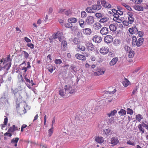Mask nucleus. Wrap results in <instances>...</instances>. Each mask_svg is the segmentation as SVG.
Wrapping results in <instances>:
<instances>
[{"label": "nucleus", "instance_id": "obj_1", "mask_svg": "<svg viewBox=\"0 0 148 148\" xmlns=\"http://www.w3.org/2000/svg\"><path fill=\"white\" fill-rule=\"evenodd\" d=\"M64 89L66 92L67 93L72 94L75 92V90L73 89L71 86L70 85H66Z\"/></svg>", "mask_w": 148, "mask_h": 148}, {"label": "nucleus", "instance_id": "obj_2", "mask_svg": "<svg viewBox=\"0 0 148 148\" xmlns=\"http://www.w3.org/2000/svg\"><path fill=\"white\" fill-rule=\"evenodd\" d=\"M100 1L102 5L105 8L109 9L111 8V5L105 0H101Z\"/></svg>", "mask_w": 148, "mask_h": 148}, {"label": "nucleus", "instance_id": "obj_3", "mask_svg": "<svg viewBox=\"0 0 148 148\" xmlns=\"http://www.w3.org/2000/svg\"><path fill=\"white\" fill-rule=\"evenodd\" d=\"M91 7L93 10L98 11L101 9L102 6L101 5L100 1H98L97 4H94L92 5Z\"/></svg>", "mask_w": 148, "mask_h": 148}, {"label": "nucleus", "instance_id": "obj_4", "mask_svg": "<svg viewBox=\"0 0 148 148\" xmlns=\"http://www.w3.org/2000/svg\"><path fill=\"white\" fill-rule=\"evenodd\" d=\"M94 22V18L92 16H88L86 20V23L88 25H91L93 24Z\"/></svg>", "mask_w": 148, "mask_h": 148}, {"label": "nucleus", "instance_id": "obj_5", "mask_svg": "<svg viewBox=\"0 0 148 148\" xmlns=\"http://www.w3.org/2000/svg\"><path fill=\"white\" fill-rule=\"evenodd\" d=\"M104 40L105 42L106 43H110L112 42L113 38L111 36L108 35L104 38Z\"/></svg>", "mask_w": 148, "mask_h": 148}, {"label": "nucleus", "instance_id": "obj_6", "mask_svg": "<svg viewBox=\"0 0 148 148\" xmlns=\"http://www.w3.org/2000/svg\"><path fill=\"white\" fill-rule=\"evenodd\" d=\"M99 52L102 54H106L109 52V48L107 47H103L100 49Z\"/></svg>", "mask_w": 148, "mask_h": 148}, {"label": "nucleus", "instance_id": "obj_7", "mask_svg": "<svg viewBox=\"0 0 148 148\" xmlns=\"http://www.w3.org/2000/svg\"><path fill=\"white\" fill-rule=\"evenodd\" d=\"M129 31L132 34H137L138 32V29L136 26L132 27V28H130L129 29Z\"/></svg>", "mask_w": 148, "mask_h": 148}, {"label": "nucleus", "instance_id": "obj_8", "mask_svg": "<svg viewBox=\"0 0 148 148\" xmlns=\"http://www.w3.org/2000/svg\"><path fill=\"white\" fill-rule=\"evenodd\" d=\"M102 38L100 36L97 35H95L92 38V40L93 42L96 43H99L101 42L102 40Z\"/></svg>", "mask_w": 148, "mask_h": 148}, {"label": "nucleus", "instance_id": "obj_9", "mask_svg": "<svg viewBox=\"0 0 148 148\" xmlns=\"http://www.w3.org/2000/svg\"><path fill=\"white\" fill-rule=\"evenodd\" d=\"M8 103V99L4 97H1L0 99V105L2 106Z\"/></svg>", "mask_w": 148, "mask_h": 148}, {"label": "nucleus", "instance_id": "obj_10", "mask_svg": "<svg viewBox=\"0 0 148 148\" xmlns=\"http://www.w3.org/2000/svg\"><path fill=\"white\" fill-rule=\"evenodd\" d=\"M100 33L102 35H106L108 33V29L106 27H103L100 30Z\"/></svg>", "mask_w": 148, "mask_h": 148}, {"label": "nucleus", "instance_id": "obj_11", "mask_svg": "<svg viewBox=\"0 0 148 148\" xmlns=\"http://www.w3.org/2000/svg\"><path fill=\"white\" fill-rule=\"evenodd\" d=\"M62 50L63 51H66L67 49V42L66 41H62L61 43Z\"/></svg>", "mask_w": 148, "mask_h": 148}, {"label": "nucleus", "instance_id": "obj_12", "mask_svg": "<svg viewBox=\"0 0 148 148\" xmlns=\"http://www.w3.org/2000/svg\"><path fill=\"white\" fill-rule=\"evenodd\" d=\"M83 32L86 35L88 36L92 33V31L89 28H86L83 29Z\"/></svg>", "mask_w": 148, "mask_h": 148}, {"label": "nucleus", "instance_id": "obj_13", "mask_svg": "<svg viewBox=\"0 0 148 148\" xmlns=\"http://www.w3.org/2000/svg\"><path fill=\"white\" fill-rule=\"evenodd\" d=\"M75 57L78 60H86V58L84 55L79 53H77L75 55Z\"/></svg>", "mask_w": 148, "mask_h": 148}, {"label": "nucleus", "instance_id": "obj_14", "mask_svg": "<svg viewBox=\"0 0 148 148\" xmlns=\"http://www.w3.org/2000/svg\"><path fill=\"white\" fill-rule=\"evenodd\" d=\"M59 36H60V32H57L55 33V34L52 36V39H51V38H49L50 42H52V39H55L57 38H58Z\"/></svg>", "mask_w": 148, "mask_h": 148}, {"label": "nucleus", "instance_id": "obj_15", "mask_svg": "<svg viewBox=\"0 0 148 148\" xmlns=\"http://www.w3.org/2000/svg\"><path fill=\"white\" fill-rule=\"evenodd\" d=\"M111 144L112 145H115L117 144L119 142L118 139L115 137H113L111 138Z\"/></svg>", "mask_w": 148, "mask_h": 148}, {"label": "nucleus", "instance_id": "obj_16", "mask_svg": "<svg viewBox=\"0 0 148 148\" xmlns=\"http://www.w3.org/2000/svg\"><path fill=\"white\" fill-rule=\"evenodd\" d=\"M102 27V25L98 22L95 23L93 25L94 29L95 30H98L101 29Z\"/></svg>", "mask_w": 148, "mask_h": 148}, {"label": "nucleus", "instance_id": "obj_17", "mask_svg": "<svg viewBox=\"0 0 148 148\" xmlns=\"http://www.w3.org/2000/svg\"><path fill=\"white\" fill-rule=\"evenodd\" d=\"M86 46L87 47L88 50L89 51H92L94 49V46L91 43L88 42L87 43Z\"/></svg>", "mask_w": 148, "mask_h": 148}, {"label": "nucleus", "instance_id": "obj_18", "mask_svg": "<svg viewBox=\"0 0 148 148\" xmlns=\"http://www.w3.org/2000/svg\"><path fill=\"white\" fill-rule=\"evenodd\" d=\"M144 38L142 37L139 38L137 41L136 46L137 47H139L142 45L144 41Z\"/></svg>", "mask_w": 148, "mask_h": 148}, {"label": "nucleus", "instance_id": "obj_19", "mask_svg": "<svg viewBox=\"0 0 148 148\" xmlns=\"http://www.w3.org/2000/svg\"><path fill=\"white\" fill-rule=\"evenodd\" d=\"M118 59L117 57L113 58L109 62V65L111 66H114L116 64Z\"/></svg>", "mask_w": 148, "mask_h": 148}, {"label": "nucleus", "instance_id": "obj_20", "mask_svg": "<svg viewBox=\"0 0 148 148\" xmlns=\"http://www.w3.org/2000/svg\"><path fill=\"white\" fill-rule=\"evenodd\" d=\"M95 141L97 143H101L104 142L103 138L101 136H98L95 138Z\"/></svg>", "mask_w": 148, "mask_h": 148}, {"label": "nucleus", "instance_id": "obj_21", "mask_svg": "<svg viewBox=\"0 0 148 148\" xmlns=\"http://www.w3.org/2000/svg\"><path fill=\"white\" fill-rule=\"evenodd\" d=\"M80 26L82 28L84 27L86 25V23H85L84 20L81 18H79L78 21Z\"/></svg>", "mask_w": 148, "mask_h": 148}, {"label": "nucleus", "instance_id": "obj_22", "mask_svg": "<svg viewBox=\"0 0 148 148\" xmlns=\"http://www.w3.org/2000/svg\"><path fill=\"white\" fill-rule=\"evenodd\" d=\"M77 21V19L74 17H71L69 18L67 20L68 22H70L71 24L76 23Z\"/></svg>", "mask_w": 148, "mask_h": 148}, {"label": "nucleus", "instance_id": "obj_23", "mask_svg": "<svg viewBox=\"0 0 148 148\" xmlns=\"http://www.w3.org/2000/svg\"><path fill=\"white\" fill-rule=\"evenodd\" d=\"M19 140V138L18 137L15 138H13L11 140V143H14V146L16 147L17 146V143Z\"/></svg>", "mask_w": 148, "mask_h": 148}, {"label": "nucleus", "instance_id": "obj_24", "mask_svg": "<svg viewBox=\"0 0 148 148\" xmlns=\"http://www.w3.org/2000/svg\"><path fill=\"white\" fill-rule=\"evenodd\" d=\"M109 28L110 30L114 32L116 29V25L112 24L109 26Z\"/></svg>", "mask_w": 148, "mask_h": 148}, {"label": "nucleus", "instance_id": "obj_25", "mask_svg": "<svg viewBox=\"0 0 148 148\" xmlns=\"http://www.w3.org/2000/svg\"><path fill=\"white\" fill-rule=\"evenodd\" d=\"M117 110H114L113 111H112L110 113L107 114V115H108L109 117L115 115L117 113Z\"/></svg>", "mask_w": 148, "mask_h": 148}, {"label": "nucleus", "instance_id": "obj_26", "mask_svg": "<svg viewBox=\"0 0 148 148\" xmlns=\"http://www.w3.org/2000/svg\"><path fill=\"white\" fill-rule=\"evenodd\" d=\"M130 82L129 80L126 79H125L122 82L123 84L125 87H127L128 86L130 85Z\"/></svg>", "mask_w": 148, "mask_h": 148}, {"label": "nucleus", "instance_id": "obj_27", "mask_svg": "<svg viewBox=\"0 0 148 148\" xmlns=\"http://www.w3.org/2000/svg\"><path fill=\"white\" fill-rule=\"evenodd\" d=\"M105 73V71L100 70L97 72H95L94 73V75L95 76H99Z\"/></svg>", "mask_w": 148, "mask_h": 148}, {"label": "nucleus", "instance_id": "obj_28", "mask_svg": "<svg viewBox=\"0 0 148 148\" xmlns=\"http://www.w3.org/2000/svg\"><path fill=\"white\" fill-rule=\"evenodd\" d=\"M138 128L139 130L141 132V134L144 133L145 132V130L143 128V123L142 124H140L138 125Z\"/></svg>", "mask_w": 148, "mask_h": 148}, {"label": "nucleus", "instance_id": "obj_29", "mask_svg": "<svg viewBox=\"0 0 148 148\" xmlns=\"http://www.w3.org/2000/svg\"><path fill=\"white\" fill-rule=\"evenodd\" d=\"M135 118L136 120H137L138 121L140 122L143 117L141 115L138 114L136 115Z\"/></svg>", "mask_w": 148, "mask_h": 148}, {"label": "nucleus", "instance_id": "obj_30", "mask_svg": "<svg viewBox=\"0 0 148 148\" xmlns=\"http://www.w3.org/2000/svg\"><path fill=\"white\" fill-rule=\"evenodd\" d=\"M118 114L121 116H124L126 114V111L123 109H121L118 112Z\"/></svg>", "mask_w": 148, "mask_h": 148}, {"label": "nucleus", "instance_id": "obj_31", "mask_svg": "<svg viewBox=\"0 0 148 148\" xmlns=\"http://www.w3.org/2000/svg\"><path fill=\"white\" fill-rule=\"evenodd\" d=\"M134 8L135 10L139 11H143V8L142 6L136 5L134 6Z\"/></svg>", "mask_w": 148, "mask_h": 148}, {"label": "nucleus", "instance_id": "obj_32", "mask_svg": "<svg viewBox=\"0 0 148 148\" xmlns=\"http://www.w3.org/2000/svg\"><path fill=\"white\" fill-rule=\"evenodd\" d=\"M15 125H13L12 127H10L8 130V132H13L16 130H18L17 129H15Z\"/></svg>", "mask_w": 148, "mask_h": 148}, {"label": "nucleus", "instance_id": "obj_33", "mask_svg": "<svg viewBox=\"0 0 148 148\" xmlns=\"http://www.w3.org/2000/svg\"><path fill=\"white\" fill-rule=\"evenodd\" d=\"M111 130L109 129H104L103 130V134L106 135H108L110 134Z\"/></svg>", "mask_w": 148, "mask_h": 148}, {"label": "nucleus", "instance_id": "obj_34", "mask_svg": "<svg viewBox=\"0 0 148 148\" xmlns=\"http://www.w3.org/2000/svg\"><path fill=\"white\" fill-rule=\"evenodd\" d=\"M109 19V18L107 17L103 18L100 19L99 22L101 23H104L108 21Z\"/></svg>", "mask_w": 148, "mask_h": 148}, {"label": "nucleus", "instance_id": "obj_35", "mask_svg": "<svg viewBox=\"0 0 148 148\" xmlns=\"http://www.w3.org/2000/svg\"><path fill=\"white\" fill-rule=\"evenodd\" d=\"M118 10L117 11L118 12L117 13L119 14L120 15H121L123 14V12L122 10V8L121 7H120L119 6L117 7Z\"/></svg>", "mask_w": 148, "mask_h": 148}, {"label": "nucleus", "instance_id": "obj_36", "mask_svg": "<svg viewBox=\"0 0 148 148\" xmlns=\"http://www.w3.org/2000/svg\"><path fill=\"white\" fill-rule=\"evenodd\" d=\"M10 55L8 56L7 58L4 60L3 64H4V63L7 62H11L12 60L11 58H10Z\"/></svg>", "mask_w": 148, "mask_h": 148}, {"label": "nucleus", "instance_id": "obj_37", "mask_svg": "<svg viewBox=\"0 0 148 148\" xmlns=\"http://www.w3.org/2000/svg\"><path fill=\"white\" fill-rule=\"evenodd\" d=\"M128 57L130 58H132L134 56V52L133 51H131L130 52H128Z\"/></svg>", "mask_w": 148, "mask_h": 148}, {"label": "nucleus", "instance_id": "obj_38", "mask_svg": "<svg viewBox=\"0 0 148 148\" xmlns=\"http://www.w3.org/2000/svg\"><path fill=\"white\" fill-rule=\"evenodd\" d=\"M53 66L51 65H48L47 66V69L51 73H52L53 71Z\"/></svg>", "mask_w": 148, "mask_h": 148}, {"label": "nucleus", "instance_id": "obj_39", "mask_svg": "<svg viewBox=\"0 0 148 148\" xmlns=\"http://www.w3.org/2000/svg\"><path fill=\"white\" fill-rule=\"evenodd\" d=\"M93 9L92 7H88L86 10V11L89 13H92L94 12L92 11Z\"/></svg>", "mask_w": 148, "mask_h": 148}, {"label": "nucleus", "instance_id": "obj_40", "mask_svg": "<svg viewBox=\"0 0 148 148\" xmlns=\"http://www.w3.org/2000/svg\"><path fill=\"white\" fill-rule=\"evenodd\" d=\"M54 62L56 65H60L62 63V61L61 59H56L55 60Z\"/></svg>", "mask_w": 148, "mask_h": 148}, {"label": "nucleus", "instance_id": "obj_41", "mask_svg": "<svg viewBox=\"0 0 148 148\" xmlns=\"http://www.w3.org/2000/svg\"><path fill=\"white\" fill-rule=\"evenodd\" d=\"M65 14L67 16H69L71 14V12L69 9H65L64 11Z\"/></svg>", "mask_w": 148, "mask_h": 148}, {"label": "nucleus", "instance_id": "obj_42", "mask_svg": "<svg viewBox=\"0 0 148 148\" xmlns=\"http://www.w3.org/2000/svg\"><path fill=\"white\" fill-rule=\"evenodd\" d=\"M53 127H51V128L48 131V132L49 134L48 135V137H50L53 134Z\"/></svg>", "mask_w": 148, "mask_h": 148}, {"label": "nucleus", "instance_id": "obj_43", "mask_svg": "<svg viewBox=\"0 0 148 148\" xmlns=\"http://www.w3.org/2000/svg\"><path fill=\"white\" fill-rule=\"evenodd\" d=\"M128 23L130 24H132L134 21V19L133 17H128Z\"/></svg>", "mask_w": 148, "mask_h": 148}, {"label": "nucleus", "instance_id": "obj_44", "mask_svg": "<svg viewBox=\"0 0 148 148\" xmlns=\"http://www.w3.org/2000/svg\"><path fill=\"white\" fill-rule=\"evenodd\" d=\"M11 65V62H8L4 66V68H6L7 70H8Z\"/></svg>", "mask_w": 148, "mask_h": 148}, {"label": "nucleus", "instance_id": "obj_45", "mask_svg": "<svg viewBox=\"0 0 148 148\" xmlns=\"http://www.w3.org/2000/svg\"><path fill=\"white\" fill-rule=\"evenodd\" d=\"M64 26L66 27L70 28L73 26V25L71 23L68 22V23H65L64 25Z\"/></svg>", "mask_w": 148, "mask_h": 148}, {"label": "nucleus", "instance_id": "obj_46", "mask_svg": "<svg viewBox=\"0 0 148 148\" xmlns=\"http://www.w3.org/2000/svg\"><path fill=\"white\" fill-rule=\"evenodd\" d=\"M137 39L135 36H134L132 38V44L134 45H136Z\"/></svg>", "mask_w": 148, "mask_h": 148}, {"label": "nucleus", "instance_id": "obj_47", "mask_svg": "<svg viewBox=\"0 0 148 148\" xmlns=\"http://www.w3.org/2000/svg\"><path fill=\"white\" fill-rule=\"evenodd\" d=\"M127 114H129L130 115H132L133 113V110L130 108H128L127 109Z\"/></svg>", "mask_w": 148, "mask_h": 148}, {"label": "nucleus", "instance_id": "obj_48", "mask_svg": "<svg viewBox=\"0 0 148 148\" xmlns=\"http://www.w3.org/2000/svg\"><path fill=\"white\" fill-rule=\"evenodd\" d=\"M138 88L137 86H136L135 88L134 89L132 92L131 96H133L137 94Z\"/></svg>", "mask_w": 148, "mask_h": 148}, {"label": "nucleus", "instance_id": "obj_49", "mask_svg": "<svg viewBox=\"0 0 148 148\" xmlns=\"http://www.w3.org/2000/svg\"><path fill=\"white\" fill-rule=\"evenodd\" d=\"M120 41L117 39H115L114 41L113 44L115 46H117L120 44Z\"/></svg>", "mask_w": 148, "mask_h": 148}, {"label": "nucleus", "instance_id": "obj_50", "mask_svg": "<svg viewBox=\"0 0 148 148\" xmlns=\"http://www.w3.org/2000/svg\"><path fill=\"white\" fill-rule=\"evenodd\" d=\"M66 93V92H65L63 89H61L59 91V94L62 97L64 96Z\"/></svg>", "mask_w": 148, "mask_h": 148}, {"label": "nucleus", "instance_id": "obj_51", "mask_svg": "<svg viewBox=\"0 0 148 148\" xmlns=\"http://www.w3.org/2000/svg\"><path fill=\"white\" fill-rule=\"evenodd\" d=\"M24 78L25 79V82L26 84H28V83H31V81L30 80L28 79L27 77V75H25L24 76Z\"/></svg>", "mask_w": 148, "mask_h": 148}, {"label": "nucleus", "instance_id": "obj_52", "mask_svg": "<svg viewBox=\"0 0 148 148\" xmlns=\"http://www.w3.org/2000/svg\"><path fill=\"white\" fill-rule=\"evenodd\" d=\"M72 41L75 45L79 44V39L76 38H74V39L72 40Z\"/></svg>", "mask_w": 148, "mask_h": 148}, {"label": "nucleus", "instance_id": "obj_53", "mask_svg": "<svg viewBox=\"0 0 148 148\" xmlns=\"http://www.w3.org/2000/svg\"><path fill=\"white\" fill-rule=\"evenodd\" d=\"M77 47L80 50L82 51L85 50V47L84 46H81L79 45H77Z\"/></svg>", "mask_w": 148, "mask_h": 148}, {"label": "nucleus", "instance_id": "obj_54", "mask_svg": "<svg viewBox=\"0 0 148 148\" xmlns=\"http://www.w3.org/2000/svg\"><path fill=\"white\" fill-rule=\"evenodd\" d=\"M124 49L125 50L128 52L131 51L132 50L131 48L130 47L126 45L125 46Z\"/></svg>", "mask_w": 148, "mask_h": 148}, {"label": "nucleus", "instance_id": "obj_55", "mask_svg": "<svg viewBox=\"0 0 148 148\" xmlns=\"http://www.w3.org/2000/svg\"><path fill=\"white\" fill-rule=\"evenodd\" d=\"M114 122V117H112L110 118L108 121V123L110 124H112Z\"/></svg>", "mask_w": 148, "mask_h": 148}, {"label": "nucleus", "instance_id": "obj_56", "mask_svg": "<svg viewBox=\"0 0 148 148\" xmlns=\"http://www.w3.org/2000/svg\"><path fill=\"white\" fill-rule=\"evenodd\" d=\"M95 16L99 18H101L103 17V14L101 13H96L95 14Z\"/></svg>", "mask_w": 148, "mask_h": 148}, {"label": "nucleus", "instance_id": "obj_57", "mask_svg": "<svg viewBox=\"0 0 148 148\" xmlns=\"http://www.w3.org/2000/svg\"><path fill=\"white\" fill-rule=\"evenodd\" d=\"M86 13L85 12L83 11L81 13V17L83 18H84L86 16Z\"/></svg>", "mask_w": 148, "mask_h": 148}, {"label": "nucleus", "instance_id": "obj_58", "mask_svg": "<svg viewBox=\"0 0 148 148\" xmlns=\"http://www.w3.org/2000/svg\"><path fill=\"white\" fill-rule=\"evenodd\" d=\"M113 20L116 22H117L118 23H121L122 21V20L120 19L119 18H113Z\"/></svg>", "mask_w": 148, "mask_h": 148}, {"label": "nucleus", "instance_id": "obj_59", "mask_svg": "<svg viewBox=\"0 0 148 148\" xmlns=\"http://www.w3.org/2000/svg\"><path fill=\"white\" fill-rule=\"evenodd\" d=\"M143 127H144L145 129L148 130V122L147 123H143Z\"/></svg>", "mask_w": 148, "mask_h": 148}, {"label": "nucleus", "instance_id": "obj_60", "mask_svg": "<svg viewBox=\"0 0 148 148\" xmlns=\"http://www.w3.org/2000/svg\"><path fill=\"white\" fill-rule=\"evenodd\" d=\"M65 9L60 8L58 10V12L60 14H64Z\"/></svg>", "mask_w": 148, "mask_h": 148}, {"label": "nucleus", "instance_id": "obj_61", "mask_svg": "<svg viewBox=\"0 0 148 148\" xmlns=\"http://www.w3.org/2000/svg\"><path fill=\"white\" fill-rule=\"evenodd\" d=\"M128 21H123V25L125 26H128L130 23L128 22Z\"/></svg>", "mask_w": 148, "mask_h": 148}, {"label": "nucleus", "instance_id": "obj_62", "mask_svg": "<svg viewBox=\"0 0 148 148\" xmlns=\"http://www.w3.org/2000/svg\"><path fill=\"white\" fill-rule=\"evenodd\" d=\"M27 46L31 49H34V46L33 44L31 43H28L27 44Z\"/></svg>", "mask_w": 148, "mask_h": 148}, {"label": "nucleus", "instance_id": "obj_63", "mask_svg": "<svg viewBox=\"0 0 148 148\" xmlns=\"http://www.w3.org/2000/svg\"><path fill=\"white\" fill-rule=\"evenodd\" d=\"M23 52L24 53L25 58L26 59H27L29 56V54L27 52H26L25 51H23Z\"/></svg>", "mask_w": 148, "mask_h": 148}, {"label": "nucleus", "instance_id": "obj_64", "mask_svg": "<svg viewBox=\"0 0 148 148\" xmlns=\"http://www.w3.org/2000/svg\"><path fill=\"white\" fill-rule=\"evenodd\" d=\"M4 136H8L9 137H11L12 136V134L11 133H10V132H8L4 133Z\"/></svg>", "mask_w": 148, "mask_h": 148}]
</instances>
